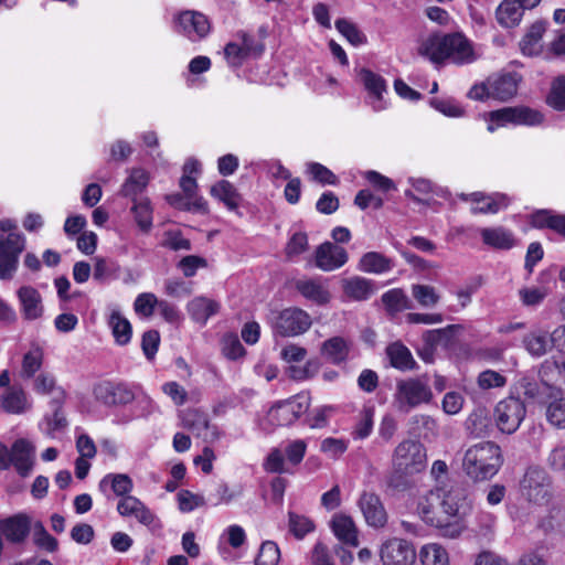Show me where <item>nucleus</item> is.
<instances>
[{"label":"nucleus","instance_id":"1","mask_svg":"<svg viewBox=\"0 0 565 565\" xmlns=\"http://www.w3.org/2000/svg\"><path fill=\"white\" fill-rule=\"evenodd\" d=\"M418 54L435 64L446 60L455 64H468L476 60L470 41L460 33L429 35L420 43Z\"/></svg>","mask_w":565,"mask_h":565},{"label":"nucleus","instance_id":"2","mask_svg":"<svg viewBox=\"0 0 565 565\" xmlns=\"http://www.w3.org/2000/svg\"><path fill=\"white\" fill-rule=\"evenodd\" d=\"M502 463L501 448L493 441H481L470 446L462 458L463 471L476 481L491 479Z\"/></svg>","mask_w":565,"mask_h":565},{"label":"nucleus","instance_id":"3","mask_svg":"<svg viewBox=\"0 0 565 565\" xmlns=\"http://www.w3.org/2000/svg\"><path fill=\"white\" fill-rule=\"evenodd\" d=\"M433 399L428 381L423 377H407L396 381L393 394V407L404 414Z\"/></svg>","mask_w":565,"mask_h":565},{"label":"nucleus","instance_id":"4","mask_svg":"<svg viewBox=\"0 0 565 565\" xmlns=\"http://www.w3.org/2000/svg\"><path fill=\"white\" fill-rule=\"evenodd\" d=\"M440 494L436 488L423 495L417 504V513L420 519L440 531V535L449 539L458 537L463 526L459 520H446L440 504Z\"/></svg>","mask_w":565,"mask_h":565},{"label":"nucleus","instance_id":"5","mask_svg":"<svg viewBox=\"0 0 565 565\" xmlns=\"http://www.w3.org/2000/svg\"><path fill=\"white\" fill-rule=\"evenodd\" d=\"M520 492L530 503L546 504L553 495L552 478L544 468L530 466L520 481Z\"/></svg>","mask_w":565,"mask_h":565},{"label":"nucleus","instance_id":"6","mask_svg":"<svg viewBox=\"0 0 565 565\" xmlns=\"http://www.w3.org/2000/svg\"><path fill=\"white\" fill-rule=\"evenodd\" d=\"M426 451L424 446L416 440H403L399 443L392 457V467L395 473L411 476L425 469Z\"/></svg>","mask_w":565,"mask_h":565},{"label":"nucleus","instance_id":"7","mask_svg":"<svg viewBox=\"0 0 565 565\" xmlns=\"http://www.w3.org/2000/svg\"><path fill=\"white\" fill-rule=\"evenodd\" d=\"M307 450V444L302 439L289 440L284 449L274 448L264 461V469L270 473L290 472L287 463L298 466Z\"/></svg>","mask_w":565,"mask_h":565},{"label":"nucleus","instance_id":"8","mask_svg":"<svg viewBox=\"0 0 565 565\" xmlns=\"http://www.w3.org/2000/svg\"><path fill=\"white\" fill-rule=\"evenodd\" d=\"M526 415L525 404L514 396H509L500 401L493 411V418L498 429L511 435L521 426Z\"/></svg>","mask_w":565,"mask_h":565},{"label":"nucleus","instance_id":"9","mask_svg":"<svg viewBox=\"0 0 565 565\" xmlns=\"http://www.w3.org/2000/svg\"><path fill=\"white\" fill-rule=\"evenodd\" d=\"M312 324L310 315L298 307L277 312L271 321L274 332L281 337H297L307 332Z\"/></svg>","mask_w":565,"mask_h":565},{"label":"nucleus","instance_id":"10","mask_svg":"<svg viewBox=\"0 0 565 565\" xmlns=\"http://www.w3.org/2000/svg\"><path fill=\"white\" fill-rule=\"evenodd\" d=\"M173 29L189 41L199 42L209 35L211 23L202 12L183 10L174 15Z\"/></svg>","mask_w":565,"mask_h":565},{"label":"nucleus","instance_id":"11","mask_svg":"<svg viewBox=\"0 0 565 565\" xmlns=\"http://www.w3.org/2000/svg\"><path fill=\"white\" fill-rule=\"evenodd\" d=\"M181 426L195 437L212 444L222 437V431L209 420L207 414L200 409L190 408L180 413Z\"/></svg>","mask_w":565,"mask_h":565},{"label":"nucleus","instance_id":"12","mask_svg":"<svg viewBox=\"0 0 565 565\" xmlns=\"http://www.w3.org/2000/svg\"><path fill=\"white\" fill-rule=\"evenodd\" d=\"M380 558L383 565H413L416 559V551L411 542L391 537L381 544Z\"/></svg>","mask_w":565,"mask_h":565},{"label":"nucleus","instance_id":"13","mask_svg":"<svg viewBox=\"0 0 565 565\" xmlns=\"http://www.w3.org/2000/svg\"><path fill=\"white\" fill-rule=\"evenodd\" d=\"M93 395L105 406L127 405L135 399V393L127 384L111 381H102L95 384Z\"/></svg>","mask_w":565,"mask_h":565},{"label":"nucleus","instance_id":"14","mask_svg":"<svg viewBox=\"0 0 565 565\" xmlns=\"http://www.w3.org/2000/svg\"><path fill=\"white\" fill-rule=\"evenodd\" d=\"M117 512L124 516H134L139 523L152 531L162 527L157 515L137 497L122 498L117 503Z\"/></svg>","mask_w":565,"mask_h":565},{"label":"nucleus","instance_id":"15","mask_svg":"<svg viewBox=\"0 0 565 565\" xmlns=\"http://www.w3.org/2000/svg\"><path fill=\"white\" fill-rule=\"evenodd\" d=\"M542 406L548 425L555 429H565V395L562 388L546 386Z\"/></svg>","mask_w":565,"mask_h":565},{"label":"nucleus","instance_id":"16","mask_svg":"<svg viewBox=\"0 0 565 565\" xmlns=\"http://www.w3.org/2000/svg\"><path fill=\"white\" fill-rule=\"evenodd\" d=\"M459 199L472 203V214H495L509 205V199L501 193L486 194L483 192L461 193Z\"/></svg>","mask_w":565,"mask_h":565},{"label":"nucleus","instance_id":"17","mask_svg":"<svg viewBox=\"0 0 565 565\" xmlns=\"http://www.w3.org/2000/svg\"><path fill=\"white\" fill-rule=\"evenodd\" d=\"M349 260V254L344 247L324 242L315 252V264L322 271H333L344 266Z\"/></svg>","mask_w":565,"mask_h":565},{"label":"nucleus","instance_id":"18","mask_svg":"<svg viewBox=\"0 0 565 565\" xmlns=\"http://www.w3.org/2000/svg\"><path fill=\"white\" fill-rule=\"evenodd\" d=\"M436 490L440 494L444 518L451 521L458 520L456 516L466 500V489L457 483H444L437 486Z\"/></svg>","mask_w":565,"mask_h":565},{"label":"nucleus","instance_id":"19","mask_svg":"<svg viewBox=\"0 0 565 565\" xmlns=\"http://www.w3.org/2000/svg\"><path fill=\"white\" fill-rule=\"evenodd\" d=\"M295 288L303 298L318 306L328 305L332 298L327 279L301 278L296 280Z\"/></svg>","mask_w":565,"mask_h":565},{"label":"nucleus","instance_id":"20","mask_svg":"<svg viewBox=\"0 0 565 565\" xmlns=\"http://www.w3.org/2000/svg\"><path fill=\"white\" fill-rule=\"evenodd\" d=\"M31 531V519L23 513H19L0 520V533L9 543L22 544L28 539Z\"/></svg>","mask_w":565,"mask_h":565},{"label":"nucleus","instance_id":"21","mask_svg":"<svg viewBox=\"0 0 565 565\" xmlns=\"http://www.w3.org/2000/svg\"><path fill=\"white\" fill-rule=\"evenodd\" d=\"M359 507L366 523L373 527H383L387 522V514L381 499L373 492H363Z\"/></svg>","mask_w":565,"mask_h":565},{"label":"nucleus","instance_id":"22","mask_svg":"<svg viewBox=\"0 0 565 565\" xmlns=\"http://www.w3.org/2000/svg\"><path fill=\"white\" fill-rule=\"evenodd\" d=\"M521 76L518 73H501L489 77L493 99L507 102L516 95Z\"/></svg>","mask_w":565,"mask_h":565},{"label":"nucleus","instance_id":"23","mask_svg":"<svg viewBox=\"0 0 565 565\" xmlns=\"http://www.w3.org/2000/svg\"><path fill=\"white\" fill-rule=\"evenodd\" d=\"M33 445L26 439L20 438L11 447V465L21 477H28L34 465Z\"/></svg>","mask_w":565,"mask_h":565},{"label":"nucleus","instance_id":"24","mask_svg":"<svg viewBox=\"0 0 565 565\" xmlns=\"http://www.w3.org/2000/svg\"><path fill=\"white\" fill-rule=\"evenodd\" d=\"M554 330L550 333L542 328H535L523 339L525 350L535 358H541L548 353L553 348L556 349V342L553 340Z\"/></svg>","mask_w":565,"mask_h":565},{"label":"nucleus","instance_id":"25","mask_svg":"<svg viewBox=\"0 0 565 565\" xmlns=\"http://www.w3.org/2000/svg\"><path fill=\"white\" fill-rule=\"evenodd\" d=\"M360 78L365 89L369 92L373 109L376 111L384 109L383 94L386 92L385 79L381 75L366 68L361 70Z\"/></svg>","mask_w":565,"mask_h":565},{"label":"nucleus","instance_id":"26","mask_svg":"<svg viewBox=\"0 0 565 565\" xmlns=\"http://www.w3.org/2000/svg\"><path fill=\"white\" fill-rule=\"evenodd\" d=\"M352 348V341L343 337H332L321 345V355L332 364L347 362Z\"/></svg>","mask_w":565,"mask_h":565},{"label":"nucleus","instance_id":"27","mask_svg":"<svg viewBox=\"0 0 565 565\" xmlns=\"http://www.w3.org/2000/svg\"><path fill=\"white\" fill-rule=\"evenodd\" d=\"M33 390L39 394L51 395L52 405L63 406L66 399L64 388L57 386L55 376L47 372H41L33 377Z\"/></svg>","mask_w":565,"mask_h":565},{"label":"nucleus","instance_id":"28","mask_svg":"<svg viewBox=\"0 0 565 565\" xmlns=\"http://www.w3.org/2000/svg\"><path fill=\"white\" fill-rule=\"evenodd\" d=\"M180 186L186 198V202L183 205H178V209L201 214L207 213V203L202 196L196 194L198 183L193 177L182 175Z\"/></svg>","mask_w":565,"mask_h":565},{"label":"nucleus","instance_id":"29","mask_svg":"<svg viewBox=\"0 0 565 565\" xmlns=\"http://www.w3.org/2000/svg\"><path fill=\"white\" fill-rule=\"evenodd\" d=\"M18 298L20 300L21 310L25 319L35 320L42 316V297L35 288L31 286L21 287L18 290Z\"/></svg>","mask_w":565,"mask_h":565},{"label":"nucleus","instance_id":"30","mask_svg":"<svg viewBox=\"0 0 565 565\" xmlns=\"http://www.w3.org/2000/svg\"><path fill=\"white\" fill-rule=\"evenodd\" d=\"M191 319L204 326L207 320L215 316L220 310V303L211 298L198 296L186 305Z\"/></svg>","mask_w":565,"mask_h":565},{"label":"nucleus","instance_id":"31","mask_svg":"<svg viewBox=\"0 0 565 565\" xmlns=\"http://www.w3.org/2000/svg\"><path fill=\"white\" fill-rule=\"evenodd\" d=\"M386 356L392 367L399 371H413L417 367V363L413 358L409 349L401 341L388 344L385 349Z\"/></svg>","mask_w":565,"mask_h":565},{"label":"nucleus","instance_id":"32","mask_svg":"<svg viewBox=\"0 0 565 565\" xmlns=\"http://www.w3.org/2000/svg\"><path fill=\"white\" fill-rule=\"evenodd\" d=\"M524 10L515 0H503L495 9V20L504 29L515 28L521 23Z\"/></svg>","mask_w":565,"mask_h":565},{"label":"nucleus","instance_id":"33","mask_svg":"<svg viewBox=\"0 0 565 565\" xmlns=\"http://www.w3.org/2000/svg\"><path fill=\"white\" fill-rule=\"evenodd\" d=\"M341 286L344 295L355 301L366 300L375 292L374 282L360 276L343 279Z\"/></svg>","mask_w":565,"mask_h":565},{"label":"nucleus","instance_id":"34","mask_svg":"<svg viewBox=\"0 0 565 565\" xmlns=\"http://www.w3.org/2000/svg\"><path fill=\"white\" fill-rule=\"evenodd\" d=\"M479 234L483 244L495 249H510L515 245L512 232L502 226L482 227Z\"/></svg>","mask_w":565,"mask_h":565},{"label":"nucleus","instance_id":"35","mask_svg":"<svg viewBox=\"0 0 565 565\" xmlns=\"http://www.w3.org/2000/svg\"><path fill=\"white\" fill-rule=\"evenodd\" d=\"M108 326L117 344L126 345L130 341L132 334L131 324L121 315L117 306L109 307Z\"/></svg>","mask_w":565,"mask_h":565},{"label":"nucleus","instance_id":"36","mask_svg":"<svg viewBox=\"0 0 565 565\" xmlns=\"http://www.w3.org/2000/svg\"><path fill=\"white\" fill-rule=\"evenodd\" d=\"M394 263L391 258L379 252H367L359 260L358 269L374 275H382L392 270Z\"/></svg>","mask_w":565,"mask_h":565},{"label":"nucleus","instance_id":"37","mask_svg":"<svg viewBox=\"0 0 565 565\" xmlns=\"http://www.w3.org/2000/svg\"><path fill=\"white\" fill-rule=\"evenodd\" d=\"M44 361V350L38 344L33 343L31 348L23 354L21 361V369L19 376L22 380H30L36 376L41 370Z\"/></svg>","mask_w":565,"mask_h":565},{"label":"nucleus","instance_id":"38","mask_svg":"<svg viewBox=\"0 0 565 565\" xmlns=\"http://www.w3.org/2000/svg\"><path fill=\"white\" fill-rule=\"evenodd\" d=\"M149 174L141 168H134L129 171L128 178L125 180L120 189V194L130 198L131 201L138 200V195L141 194L148 183Z\"/></svg>","mask_w":565,"mask_h":565},{"label":"nucleus","instance_id":"39","mask_svg":"<svg viewBox=\"0 0 565 565\" xmlns=\"http://www.w3.org/2000/svg\"><path fill=\"white\" fill-rule=\"evenodd\" d=\"M331 529L341 542L358 546V530L353 520L344 514H335L331 520Z\"/></svg>","mask_w":565,"mask_h":565},{"label":"nucleus","instance_id":"40","mask_svg":"<svg viewBox=\"0 0 565 565\" xmlns=\"http://www.w3.org/2000/svg\"><path fill=\"white\" fill-rule=\"evenodd\" d=\"M110 487L113 492L122 498L132 497L130 492L134 489V483L131 478L125 473H108L106 475L98 484V488L102 492L106 491V488Z\"/></svg>","mask_w":565,"mask_h":565},{"label":"nucleus","instance_id":"41","mask_svg":"<svg viewBox=\"0 0 565 565\" xmlns=\"http://www.w3.org/2000/svg\"><path fill=\"white\" fill-rule=\"evenodd\" d=\"M547 22L537 20L530 25L521 41V49L526 55H535L541 51V40L546 31Z\"/></svg>","mask_w":565,"mask_h":565},{"label":"nucleus","instance_id":"42","mask_svg":"<svg viewBox=\"0 0 565 565\" xmlns=\"http://www.w3.org/2000/svg\"><path fill=\"white\" fill-rule=\"evenodd\" d=\"M131 213L134 214L135 222L140 231L143 233L150 232L152 228V214L153 209L148 198H141L132 201Z\"/></svg>","mask_w":565,"mask_h":565},{"label":"nucleus","instance_id":"43","mask_svg":"<svg viewBox=\"0 0 565 565\" xmlns=\"http://www.w3.org/2000/svg\"><path fill=\"white\" fill-rule=\"evenodd\" d=\"M211 195L222 201L230 210H235L241 202V195L235 186L226 180L215 183L210 191Z\"/></svg>","mask_w":565,"mask_h":565},{"label":"nucleus","instance_id":"44","mask_svg":"<svg viewBox=\"0 0 565 565\" xmlns=\"http://www.w3.org/2000/svg\"><path fill=\"white\" fill-rule=\"evenodd\" d=\"M419 558L423 565H449L447 551L437 543H428L422 546Z\"/></svg>","mask_w":565,"mask_h":565},{"label":"nucleus","instance_id":"45","mask_svg":"<svg viewBox=\"0 0 565 565\" xmlns=\"http://www.w3.org/2000/svg\"><path fill=\"white\" fill-rule=\"evenodd\" d=\"M288 527L289 532L298 540L303 539L308 533L315 531L313 521L306 516L295 512L288 513Z\"/></svg>","mask_w":565,"mask_h":565},{"label":"nucleus","instance_id":"46","mask_svg":"<svg viewBox=\"0 0 565 565\" xmlns=\"http://www.w3.org/2000/svg\"><path fill=\"white\" fill-rule=\"evenodd\" d=\"M2 408L11 414H20L26 409V397L22 390L12 388L1 398Z\"/></svg>","mask_w":565,"mask_h":565},{"label":"nucleus","instance_id":"47","mask_svg":"<svg viewBox=\"0 0 565 565\" xmlns=\"http://www.w3.org/2000/svg\"><path fill=\"white\" fill-rule=\"evenodd\" d=\"M25 246V239L20 233L0 234V250L4 252L9 257L19 259Z\"/></svg>","mask_w":565,"mask_h":565},{"label":"nucleus","instance_id":"48","mask_svg":"<svg viewBox=\"0 0 565 565\" xmlns=\"http://www.w3.org/2000/svg\"><path fill=\"white\" fill-rule=\"evenodd\" d=\"M265 420L271 427L288 426L296 422L284 401L277 403L268 411Z\"/></svg>","mask_w":565,"mask_h":565},{"label":"nucleus","instance_id":"49","mask_svg":"<svg viewBox=\"0 0 565 565\" xmlns=\"http://www.w3.org/2000/svg\"><path fill=\"white\" fill-rule=\"evenodd\" d=\"M546 102L555 110H565V75L553 79Z\"/></svg>","mask_w":565,"mask_h":565},{"label":"nucleus","instance_id":"50","mask_svg":"<svg viewBox=\"0 0 565 565\" xmlns=\"http://www.w3.org/2000/svg\"><path fill=\"white\" fill-rule=\"evenodd\" d=\"M412 295L420 306L426 308L436 306L440 299L436 289L429 285H413Z\"/></svg>","mask_w":565,"mask_h":565},{"label":"nucleus","instance_id":"51","mask_svg":"<svg viewBox=\"0 0 565 565\" xmlns=\"http://www.w3.org/2000/svg\"><path fill=\"white\" fill-rule=\"evenodd\" d=\"M119 271V265L106 258L98 257L95 259L93 277L97 281H105L116 278Z\"/></svg>","mask_w":565,"mask_h":565},{"label":"nucleus","instance_id":"52","mask_svg":"<svg viewBox=\"0 0 565 565\" xmlns=\"http://www.w3.org/2000/svg\"><path fill=\"white\" fill-rule=\"evenodd\" d=\"M458 328L459 326L452 324L443 329L426 331L424 342L434 344L436 348L438 345L448 347L452 341L455 330Z\"/></svg>","mask_w":565,"mask_h":565},{"label":"nucleus","instance_id":"53","mask_svg":"<svg viewBox=\"0 0 565 565\" xmlns=\"http://www.w3.org/2000/svg\"><path fill=\"white\" fill-rule=\"evenodd\" d=\"M374 423V408H363L360 413L359 420L352 431L354 439H365L370 436Z\"/></svg>","mask_w":565,"mask_h":565},{"label":"nucleus","instance_id":"54","mask_svg":"<svg viewBox=\"0 0 565 565\" xmlns=\"http://www.w3.org/2000/svg\"><path fill=\"white\" fill-rule=\"evenodd\" d=\"M337 30L354 46H359L366 42L365 35L358 29L355 24L347 19L335 21Z\"/></svg>","mask_w":565,"mask_h":565},{"label":"nucleus","instance_id":"55","mask_svg":"<svg viewBox=\"0 0 565 565\" xmlns=\"http://www.w3.org/2000/svg\"><path fill=\"white\" fill-rule=\"evenodd\" d=\"M280 559V550L273 541H266L260 545L255 565H277Z\"/></svg>","mask_w":565,"mask_h":565},{"label":"nucleus","instance_id":"56","mask_svg":"<svg viewBox=\"0 0 565 565\" xmlns=\"http://www.w3.org/2000/svg\"><path fill=\"white\" fill-rule=\"evenodd\" d=\"M488 131L493 132L500 127L509 124L514 125V110L513 107H504L488 115Z\"/></svg>","mask_w":565,"mask_h":565},{"label":"nucleus","instance_id":"57","mask_svg":"<svg viewBox=\"0 0 565 565\" xmlns=\"http://www.w3.org/2000/svg\"><path fill=\"white\" fill-rule=\"evenodd\" d=\"M52 407L54 409L53 415L44 418L43 427V431L50 437H54L56 431H61L67 426V419L62 412V406L52 405Z\"/></svg>","mask_w":565,"mask_h":565},{"label":"nucleus","instance_id":"58","mask_svg":"<svg viewBox=\"0 0 565 565\" xmlns=\"http://www.w3.org/2000/svg\"><path fill=\"white\" fill-rule=\"evenodd\" d=\"M514 125L536 126L543 122L544 116L536 109L524 106L513 107Z\"/></svg>","mask_w":565,"mask_h":565},{"label":"nucleus","instance_id":"59","mask_svg":"<svg viewBox=\"0 0 565 565\" xmlns=\"http://www.w3.org/2000/svg\"><path fill=\"white\" fill-rule=\"evenodd\" d=\"M546 386L548 384L540 385L537 382L530 379H522L520 381V388L522 391L523 396L533 402H539L543 405L544 394L546 392Z\"/></svg>","mask_w":565,"mask_h":565},{"label":"nucleus","instance_id":"60","mask_svg":"<svg viewBox=\"0 0 565 565\" xmlns=\"http://www.w3.org/2000/svg\"><path fill=\"white\" fill-rule=\"evenodd\" d=\"M242 494V488L236 487L234 489L230 488L227 483H220L215 488L214 492L211 494V499L213 500V505L220 504H230L233 500L238 498Z\"/></svg>","mask_w":565,"mask_h":565},{"label":"nucleus","instance_id":"61","mask_svg":"<svg viewBox=\"0 0 565 565\" xmlns=\"http://www.w3.org/2000/svg\"><path fill=\"white\" fill-rule=\"evenodd\" d=\"M221 343L222 353L230 360H236L245 354V349L236 334H225Z\"/></svg>","mask_w":565,"mask_h":565},{"label":"nucleus","instance_id":"62","mask_svg":"<svg viewBox=\"0 0 565 565\" xmlns=\"http://www.w3.org/2000/svg\"><path fill=\"white\" fill-rule=\"evenodd\" d=\"M477 384L481 390L500 388L505 386L507 377L497 371L486 370L478 375Z\"/></svg>","mask_w":565,"mask_h":565},{"label":"nucleus","instance_id":"63","mask_svg":"<svg viewBox=\"0 0 565 565\" xmlns=\"http://www.w3.org/2000/svg\"><path fill=\"white\" fill-rule=\"evenodd\" d=\"M383 303L391 311H402L408 308V298L401 289H392L382 296Z\"/></svg>","mask_w":565,"mask_h":565},{"label":"nucleus","instance_id":"64","mask_svg":"<svg viewBox=\"0 0 565 565\" xmlns=\"http://www.w3.org/2000/svg\"><path fill=\"white\" fill-rule=\"evenodd\" d=\"M34 543L47 551V552H55L58 547V542L55 537H53L43 526L41 522H38L34 525V536H33Z\"/></svg>","mask_w":565,"mask_h":565}]
</instances>
